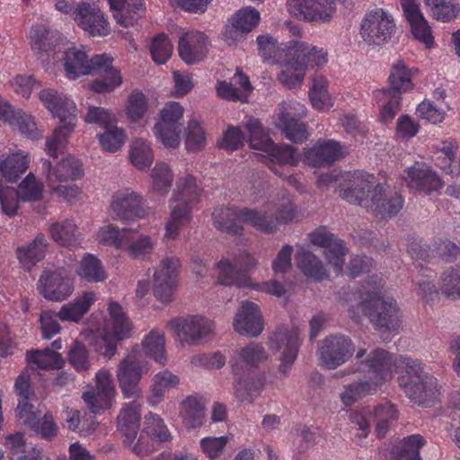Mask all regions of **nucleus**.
Returning a JSON list of instances; mask_svg holds the SVG:
<instances>
[{
	"label": "nucleus",
	"instance_id": "f257e3e1",
	"mask_svg": "<svg viewBox=\"0 0 460 460\" xmlns=\"http://www.w3.org/2000/svg\"><path fill=\"white\" fill-rule=\"evenodd\" d=\"M373 175L355 173L350 188L340 190L339 196L350 204L369 208L377 219L395 217L403 207V199L394 188L375 184Z\"/></svg>",
	"mask_w": 460,
	"mask_h": 460
},
{
	"label": "nucleus",
	"instance_id": "f03ea898",
	"mask_svg": "<svg viewBox=\"0 0 460 460\" xmlns=\"http://www.w3.org/2000/svg\"><path fill=\"white\" fill-rule=\"evenodd\" d=\"M64 62L67 76L73 79L83 75L103 74L104 78L91 84L93 92L110 93L122 84L120 72L113 67V58L107 54L95 55L89 59L84 51L74 48L66 52Z\"/></svg>",
	"mask_w": 460,
	"mask_h": 460
},
{
	"label": "nucleus",
	"instance_id": "7ed1b4c3",
	"mask_svg": "<svg viewBox=\"0 0 460 460\" xmlns=\"http://www.w3.org/2000/svg\"><path fill=\"white\" fill-rule=\"evenodd\" d=\"M277 58L282 67L278 79L288 89L295 88L303 82L308 66L319 67L327 63L326 52L297 39L289 40L288 45Z\"/></svg>",
	"mask_w": 460,
	"mask_h": 460
},
{
	"label": "nucleus",
	"instance_id": "20e7f679",
	"mask_svg": "<svg viewBox=\"0 0 460 460\" xmlns=\"http://www.w3.org/2000/svg\"><path fill=\"white\" fill-rule=\"evenodd\" d=\"M40 99L54 116L59 118V126L55 129L52 137L46 143L49 155L58 157L57 151L67 139L76 124V106L73 101L59 94L54 89L40 92Z\"/></svg>",
	"mask_w": 460,
	"mask_h": 460
},
{
	"label": "nucleus",
	"instance_id": "39448f33",
	"mask_svg": "<svg viewBox=\"0 0 460 460\" xmlns=\"http://www.w3.org/2000/svg\"><path fill=\"white\" fill-rule=\"evenodd\" d=\"M363 313L376 330L394 331L401 325L400 308L392 298H385L375 293H367L362 302Z\"/></svg>",
	"mask_w": 460,
	"mask_h": 460
},
{
	"label": "nucleus",
	"instance_id": "423d86ee",
	"mask_svg": "<svg viewBox=\"0 0 460 460\" xmlns=\"http://www.w3.org/2000/svg\"><path fill=\"white\" fill-rule=\"evenodd\" d=\"M140 358V351L135 347L118 366V382L124 397L128 399L140 397L139 381L149 371L148 364L142 361Z\"/></svg>",
	"mask_w": 460,
	"mask_h": 460
},
{
	"label": "nucleus",
	"instance_id": "0eeeda50",
	"mask_svg": "<svg viewBox=\"0 0 460 460\" xmlns=\"http://www.w3.org/2000/svg\"><path fill=\"white\" fill-rule=\"evenodd\" d=\"M110 214L114 220L128 223L146 217L149 214V208L140 194L127 189L113 194Z\"/></svg>",
	"mask_w": 460,
	"mask_h": 460
},
{
	"label": "nucleus",
	"instance_id": "6e6552de",
	"mask_svg": "<svg viewBox=\"0 0 460 460\" xmlns=\"http://www.w3.org/2000/svg\"><path fill=\"white\" fill-rule=\"evenodd\" d=\"M394 32V21L383 9L370 12L361 22L360 35L367 45L381 46L390 40Z\"/></svg>",
	"mask_w": 460,
	"mask_h": 460
},
{
	"label": "nucleus",
	"instance_id": "1a4fd4ad",
	"mask_svg": "<svg viewBox=\"0 0 460 460\" xmlns=\"http://www.w3.org/2000/svg\"><path fill=\"white\" fill-rule=\"evenodd\" d=\"M38 290L49 301L60 302L66 299L74 291L69 271L63 267L45 269L38 281Z\"/></svg>",
	"mask_w": 460,
	"mask_h": 460
},
{
	"label": "nucleus",
	"instance_id": "9d476101",
	"mask_svg": "<svg viewBox=\"0 0 460 460\" xmlns=\"http://www.w3.org/2000/svg\"><path fill=\"white\" fill-rule=\"evenodd\" d=\"M184 109L178 102H169L161 111V120L154 127L156 137L166 147L174 148L180 143L181 120Z\"/></svg>",
	"mask_w": 460,
	"mask_h": 460
},
{
	"label": "nucleus",
	"instance_id": "9b49d317",
	"mask_svg": "<svg viewBox=\"0 0 460 460\" xmlns=\"http://www.w3.org/2000/svg\"><path fill=\"white\" fill-rule=\"evenodd\" d=\"M354 344L345 335H330L319 347L321 363L328 369H335L347 362L353 355Z\"/></svg>",
	"mask_w": 460,
	"mask_h": 460
},
{
	"label": "nucleus",
	"instance_id": "f8f14e48",
	"mask_svg": "<svg viewBox=\"0 0 460 460\" xmlns=\"http://www.w3.org/2000/svg\"><path fill=\"white\" fill-rule=\"evenodd\" d=\"M299 348V333L296 328L288 329L284 325L279 326L270 338V349L280 350L279 371L286 375L295 362Z\"/></svg>",
	"mask_w": 460,
	"mask_h": 460
},
{
	"label": "nucleus",
	"instance_id": "ddd939ff",
	"mask_svg": "<svg viewBox=\"0 0 460 460\" xmlns=\"http://www.w3.org/2000/svg\"><path fill=\"white\" fill-rule=\"evenodd\" d=\"M180 268L179 258L168 257L161 261L158 270L155 272L154 293L161 302L169 303L172 300Z\"/></svg>",
	"mask_w": 460,
	"mask_h": 460
},
{
	"label": "nucleus",
	"instance_id": "4468645a",
	"mask_svg": "<svg viewBox=\"0 0 460 460\" xmlns=\"http://www.w3.org/2000/svg\"><path fill=\"white\" fill-rule=\"evenodd\" d=\"M260 13L253 7H244L237 11L229 20L224 32L228 46L243 40L259 23Z\"/></svg>",
	"mask_w": 460,
	"mask_h": 460
},
{
	"label": "nucleus",
	"instance_id": "2eb2a0df",
	"mask_svg": "<svg viewBox=\"0 0 460 460\" xmlns=\"http://www.w3.org/2000/svg\"><path fill=\"white\" fill-rule=\"evenodd\" d=\"M169 324L181 341L190 345L199 344L203 339L212 332V323L198 315L176 318L170 321Z\"/></svg>",
	"mask_w": 460,
	"mask_h": 460
},
{
	"label": "nucleus",
	"instance_id": "dca6fc26",
	"mask_svg": "<svg viewBox=\"0 0 460 460\" xmlns=\"http://www.w3.org/2000/svg\"><path fill=\"white\" fill-rule=\"evenodd\" d=\"M287 6L290 14L307 22H328L335 9L332 0H288Z\"/></svg>",
	"mask_w": 460,
	"mask_h": 460
},
{
	"label": "nucleus",
	"instance_id": "f3484780",
	"mask_svg": "<svg viewBox=\"0 0 460 460\" xmlns=\"http://www.w3.org/2000/svg\"><path fill=\"white\" fill-rule=\"evenodd\" d=\"M41 170L46 176L49 187L57 183L75 181L84 174L81 162L71 155L62 158L54 165L50 161L44 160Z\"/></svg>",
	"mask_w": 460,
	"mask_h": 460
},
{
	"label": "nucleus",
	"instance_id": "a211bd4d",
	"mask_svg": "<svg viewBox=\"0 0 460 460\" xmlns=\"http://www.w3.org/2000/svg\"><path fill=\"white\" fill-rule=\"evenodd\" d=\"M74 20L84 31L93 37L109 34L110 27L101 10L89 4H81L73 12Z\"/></svg>",
	"mask_w": 460,
	"mask_h": 460
},
{
	"label": "nucleus",
	"instance_id": "6ab92c4d",
	"mask_svg": "<svg viewBox=\"0 0 460 460\" xmlns=\"http://www.w3.org/2000/svg\"><path fill=\"white\" fill-rule=\"evenodd\" d=\"M267 359L268 354L264 347L261 344L251 342L234 350L229 363L234 375L242 376Z\"/></svg>",
	"mask_w": 460,
	"mask_h": 460
},
{
	"label": "nucleus",
	"instance_id": "aec40b11",
	"mask_svg": "<svg viewBox=\"0 0 460 460\" xmlns=\"http://www.w3.org/2000/svg\"><path fill=\"white\" fill-rule=\"evenodd\" d=\"M14 390L19 397V402L15 410L16 415L23 423L35 424L36 417L32 414V410H34L32 402L37 400V396L31 386V375L28 370L22 371L17 376Z\"/></svg>",
	"mask_w": 460,
	"mask_h": 460
},
{
	"label": "nucleus",
	"instance_id": "412c9836",
	"mask_svg": "<svg viewBox=\"0 0 460 460\" xmlns=\"http://www.w3.org/2000/svg\"><path fill=\"white\" fill-rule=\"evenodd\" d=\"M178 52L181 58L188 65L203 60L208 52V40L200 31L185 32L179 39Z\"/></svg>",
	"mask_w": 460,
	"mask_h": 460
},
{
	"label": "nucleus",
	"instance_id": "4be33fe9",
	"mask_svg": "<svg viewBox=\"0 0 460 460\" xmlns=\"http://www.w3.org/2000/svg\"><path fill=\"white\" fill-rule=\"evenodd\" d=\"M234 330L242 335L256 337L263 330V323L258 305L250 301H243L241 309L234 322Z\"/></svg>",
	"mask_w": 460,
	"mask_h": 460
},
{
	"label": "nucleus",
	"instance_id": "5701e85b",
	"mask_svg": "<svg viewBox=\"0 0 460 460\" xmlns=\"http://www.w3.org/2000/svg\"><path fill=\"white\" fill-rule=\"evenodd\" d=\"M404 15L411 25L414 38L430 48L433 44L431 29L415 0H402Z\"/></svg>",
	"mask_w": 460,
	"mask_h": 460
},
{
	"label": "nucleus",
	"instance_id": "b1692460",
	"mask_svg": "<svg viewBox=\"0 0 460 460\" xmlns=\"http://www.w3.org/2000/svg\"><path fill=\"white\" fill-rule=\"evenodd\" d=\"M0 119L15 127L22 135L31 138H39L40 134L31 115L21 110H14L0 97Z\"/></svg>",
	"mask_w": 460,
	"mask_h": 460
},
{
	"label": "nucleus",
	"instance_id": "393cba45",
	"mask_svg": "<svg viewBox=\"0 0 460 460\" xmlns=\"http://www.w3.org/2000/svg\"><path fill=\"white\" fill-rule=\"evenodd\" d=\"M405 181L409 188L423 190L427 193L442 188V181L438 174L428 165L416 163L406 171Z\"/></svg>",
	"mask_w": 460,
	"mask_h": 460
},
{
	"label": "nucleus",
	"instance_id": "a878e982",
	"mask_svg": "<svg viewBox=\"0 0 460 460\" xmlns=\"http://www.w3.org/2000/svg\"><path fill=\"white\" fill-rule=\"evenodd\" d=\"M140 411L141 404L137 399H133L122 408L117 418L118 430L124 438L123 442L129 446L135 440L139 430Z\"/></svg>",
	"mask_w": 460,
	"mask_h": 460
},
{
	"label": "nucleus",
	"instance_id": "bb28decb",
	"mask_svg": "<svg viewBox=\"0 0 460 460\" xmlns=\"http://www.w3.org/2000/svg\"><path fill=\"white\" fill-rule=\"evenodd\" d=\"M291 104L284 103L279 114L276 127L293 143H302L308 137L307 128L294 113L291 112Z\"/></svg>",
	"mask_w": 460,
	"mask_h": 460
},
{
	"label": "nucleus",
	"instance_id": "cd10ccee",
	"mask_svg": "<svg viewBox=\"0 0 460 460\" xmlns=\"http://www.w3.org/2000/svg\"><path fill=\"white\" fill-rule=\"evenodd\" d=\"M388 83V86L378 90V93L401 97L402 93L413 88L411 71L402 60H398L392 66Z\"/></svg>",
	"mask_w": 460,
	"mask_h": 460
},
{
	"label": "nucleus",
	"instance_id": "c85d7f7f",
	"mask_svg": "<svg viewBox=\"0 0 460 460\" xmlns=\"http://www.w3.org/2000/svg\"><path fill=\"white\" fill-rule=\"evenodd\" d=\"M341 146L334 140L317 143L305 153L307 164L313 167H323L332 164L341 157Z\"/></svg>",
	"mask_w": 460,
	"mask_h": 460
},
{
	"label": "nucleus",
	"instance_id": "c756f323",
	"mask_svg": "<svg viewBox=\"0 0 460 460\" xmlns=\"http://www.w3.org/2000/svg\"><path fill=\"white\" fill-rule=\"evenodd\" d=\"M109 3L114 19L123 27L134 25L144 13L143 0H109Z\"/></svg>",
	"mask_w": 460,
	"mask_h": 460
},
{
	"label": "nucleus",
	"instance_id": "7c9ffc66",
	"mask_svg": "<svg viewBox=\"0 0 460 460\" xmlns=\"http://www.w3.org/2000/svg\"><path fill=\"white\" fill-rule=\"evenodd\" d=\"M49 242L46 236L39 233L30 243L17 248V258L25 270H31L45 258Z\"/></svg>",
	"mask_w": 460,
	"mask_h": 460
},
{
	"label": "nucleus",
	"instance_id": "2f4dec72",
	"mask_svg": "<svg viewBox=\"0 0 460 460\" xmlns=\"http://www.w3.org/2000/svg\"><path fill=\"white\" fill-rule=\"evenodd\" d=\"M241 208L236 207H219L212 213L213 226L219 231L232 235H242L243 228L240 222Z\"/></svg>",
	"mask_w": 460,
	"mask_h": 460
},
{
	"label": "nucleus",
	"instance_id": "473e14b6",
	"mask_svg": "<svg viewBox=\"0 0 460 460\" xmlns=\"http://www.w3.org/2000/svg\"><path fill=\"white\" fill-rule=\"evenodd\" d=\"M206 406L202 397L190 395L180 404V414L188 429H196L203 425Z\"/></svg>",
	"mask_w": 460,
	"mask_h": 460
},
{
	"label": "nucleus",
	"instance_id": "72a5a7b5",
	"mask_svg": "<svg viewBox=\"0 0 460 460\" xmlns=\"http://www.w3.org/2000/svg\"><path fill=\"white\" fill-rule=\"evenodd\" d=\"M405 377H400V385L403 387L408 398L418 403L424 404L435 394L437 379L433 376H426L420 381L404 382Z\"/></svg>",
	"mask_w": 460,
	"mask_h": 460
},
{
	"label": "nucleus",
	"instance_id": "f704fd0d",
	"mask_svg": "<svg viewBox=\"0 0 460 460\" xmlns=\"http://www.w3.org/2000/svg\"><path fill=\"white\" fill-rule=\"evenodd\" d=\"M298 269L307 278L322 281L329 277L323 261L312 252L299 249L295 256Z\"/></svg>",
	"mask_w": 460,
	"mask_h": 460
},
{
	"label": "nucleus",
	"instance_id": "c9c22d12",
	"mask_svg": "<svg viewBox=\"0 0 460 460\" xmlns=\"http://www.w3.org/2000/svg\"><path fill=\"white\" fill-rule=\"evenodd\" d=\"M49 233L53 241L60 246L74 247L80 243L81 234L72 219L51 224Z\"/></svg>",
	"mask_w": 460,
	"mask_h": 460
},
{
	"label": "nucleus",
	"instance_id": "e433bc0d",
	"mask_svg": "<svg viewBox=\"0 0 460 460\" xmlns=\"http://www.w3.org/2000/svg\"><path fill=\"white\" fill-rule=\"evenodd\" d=\"M95 300L93 292H85L74 302L64 305L58 316L61 321L78 322L89 311Z\"/></svg>",
	"mask_w": 460,
	"mask_h": 460
},
{
	"label": "nucleus",
	"instance_id": "4c0bfd02",
	"mask_svg": "<svg viewBox=\"0 0 460 460\" xmlns=\"http://www.w3.org/2000/svg\"><path fill=\"white\" fill-rule=\"evenodd\" d=\"M29 167L27 155L12 154L0 163V173L9 182L17 181Z\"/></svg>",
	"mask_w": 460,
	"mask_h": 460
},
{
	"label": "nucleus",
	"instance_id": "58836bf2",
	"mask_svg": "<svg viewBox=\"0 0 460 460\" xmlns=\"http://www.w3.org/2000/svg\"><path fill=\"white\" fill-rule=\"evenodd\" d=\"M75 272L82 279L91 283L103 282L107 279L102 261L92 254L84 256Z\"/></svg>",
	"mask_w": 460,
	"mask_h": 460
},
{
	"label": "nucleus",
	"instance_id": "ea45409f",
	"mask_svg": "<svg viewBox=\"0 0 460 460\" xmlns=\"http://www.w3.org/2000/svg\"><path fill=\"white\" fill-rule=\"evenodd\" d=\"M365 365L369 372L376 374V378L383 381V375L394 366L392 354L384 349H376L367 354Z\"/></svg>",
	"mask_w": 460,
	"mask_h": 460
},
{
	"label": "nucleus",
	"instance_id": "a19ab883",
	"mask_svg": "<svg viewBox=\"0 0 460 460\" xmlns=\"http://www.w3.org/2000/svg\"><path fill=\"white\" fill-rule=\"evenodd\" d=\"M240 222L254 226L267 234L276 230V222L271 215L253 208H241Z\"/></svg>",
	"mask_w": 460,
	"mask_h": 460
},
{
	"label": "nucleus",
	"instance_id": "79ce46f5",
	"mask_svg": "<svg viewBox=\"0 0 460 460\" xmlns=\"http://www.w3.org/2000/svg\"><path fill=\"white\" fill-rule=\"evenodd\" d=\"M296 149L289 145L277 146L274 143L266 152L269 158V168L277 175L282 176L276 164L279 165L291 164L294 165L297 159L295 157Z\"/></svg>",
	"mask_w": 460,
	"mask_h": 460
},
{
	"label": "nucleus",
	"instance_id": "37998d69",
	"mask_svg": "<svg viewBox=\"0 0 460 460\" xmlns=\"http://www.w3.org/2000/svg\"><path fill=\"white\" fill-rule=\"evenodd\" d=\"M128 243H125V249L129 256L135 260L143 259L152 253L154 243L147 235H141L137 229L130 228L128 235Z\"/></svg>",
	"mask_w": 460,
	"mask_h": 460
},
{
	"label": "nucleus",
	"instance_id": "c03bdc74",
	"mask_svg": "<svg viewBox=\"0 0 460 460\" xmlns=\"http://www.w3.org/2000/svg\"><path fill=\"white\" fill-rule=\"evenodd\" d=\"M377 387V381L360 380L345 385L344 391L341 394L340 397L346 406H350L364 396L376 392Z\"/></svg>",
	"mask_w": 460,
	"mask_h": 460
},
{
	"label": "nucleus",
	"instance_id": "a18cd8bd",
	"mask_svg": "<svg viewBox=\"0 0 460 460\" xmlns=\"http://www.w3.org/2000/svg\"><path fill=\"white\" fill-rule=\"evenodd\" d=\"M175 203L172 206L170 220L165 226V235L171 239H175L179 234V229L190 220L191 205L182 202Z\"/></svg>",
	"mask_w": 460,
	"mask_h": 460
},
{
	"label": "nucleus",
	"instance_id": "49530a36",
	"mask_svg": "<svg viewBox=\"0 0 460 460\" xmlns=\"http://www.w3.org/2000/svg\"><path fill=\"white\" fill-rule=\"evenodd\" d=\"M164 345V332L156 329L152 330L142 341L146 355L162 365H164L167 360Z\"/></svg>",
	"mask_w": 460,
	"mask_h": 460
},
{
	"label": "nucleus",
	"instance_id": "de8ad7c7",
	"mask_svg": "<svg viewBox=\"0 0 460 460\" xmlns=\"http://www.w3.org/2000/svg\"><path fill=\"white\" fill-rule=\"evenodd\" d=\"M199 190L196 180L192 175L187 174L181 177L176 184V190L172 197V202L193 204L198 201Z\"/></svg>",
	"mask_w": 460,
	"mask_h": 460
},
{
	"label": "nucleus",
	"instance_id": "09e8293b",
	"mask_svg": "<svg viewBox=\"0 0 460 460\" xmlns=\"http://www.w3.org/2000/svg\"><path fill=\"white\" fill-rule=\"evenodd\" d=\"M92 357L86 344L83 341H75L67 352L68 363L77 372H86L92 367Z\"/></svg>",
	"mask_w": 460,
	"mask_h": 460
},
{
	"label": "nucleus",
	"instance_id": "8fccbe9b",
	"mask_svg": "<svg viewBox=\"0 0 460 460\" xmlns=\"http://www.w3.org/2000/svg\"><path fill=\"white\" fill-rule=\"evenodd\" d=\"M455 0H423L426 7L429 9L431 15L438 21L451 22L455 20L460 7L454 3Z\"/></svg>",
	"mask_w": 460,
	"mask_h": 460
},
{
	"label": "nucleus",
	"instance_id": "3c124183",
	"mask_svg": "<svg viewBox=\"0 0 460 460\" xmlns=\"http://www.w3.org/2000/svg\"><path fill=\"white\" fill-rule=\"evenodd\" d=\"M108 311L113 321L112 330L116 338L118 340L128 338L133 326L122 306L117 302H111L109 305Z\"/></svg>",
	"mask_w": 460,
	"mask_h": 460
},
{
	"label": "nucleus",
	"instance_id": "603ef678",
	"mask_svg": "<svg viewBox=\"0 0 460 460\" xmlns=\"http://www.w3.org/2000/svg\"><path fill=\"white\" fill-rule=\"evenodd\" d=\"M218 282L225 286L235 285L238 287L246 286L250 282V277L246 273L239 272L234 262L221 261L218 265Z\"/></svg>",
	"mask_w": 460,
	"mask_h": 460
},
{
	"label": "nucleus",
	"instance_id": "864d4df0",
	"mask_svg": "<svg viewBox=\"0 0 460 460\" xmlns=\"http://www.w3.org/2000/svg\"><path fill=\"white\" fill-rule=\"evenodd\" d=\"M425 445L421 435H411L405 438L396 447L394 460H421L420 449Z\"/></svg>",
	"mask_w": 460,
	"mask_h": 460
},
{
	"label": "nucleus",
	"instance_id": "5fc2aeb1",
	"mask_svg": "<svg viewBox=\"0 0 460 460\" xmlns=\"http://www.w3.org/2000/svg\"><path fill=\"white\" fill-rule=\"evenodd\" d=\"M97 137L102 149L109 153H115L124 145L127 135L123 128L111 124L104 128V132L98 134Z\"/></svg>",
	"mask_w": 460,
	"mask_h": 460
},
{
	"label": "nucleus",
	"instance_id": "6e6d98bb",
	"mask_svg": "<svg viewBox=\"0 0 460 460\" xmlns=\"http://www.w3.org/2000/svg\"><path fill=\"white\" fill-rule=\"evenodd\" d=\"M179 382V377L168 370L156 374L154 376L153 385H151L152 395L150 401L152 403H158L164 397L165 391L175 387Z\"/></svg>",
	"mask_w": 460,
	"mask_h": 460
},
{
	"label": "nucleus",
	"instance_id": "4d7b16f0",
	"mask_svg": "<svg viewBox=\"0 0 460 460\" xmlns=\"http://www.w3.org/2000/svg\"><path fill=\"white\" fill-rule=\"evenodd\" d=\"M246 128L250 134V146L266 153L274 143L257 119L249 120Z\"/></svg>",
	"mask_w": 460,
	"mask_h": 460
},
{
	"label": "nucleus",
	"instance_id": "13d9d810",
	"mask_svg": "<svg viewBox=\"0 0 460 460\" xmlns=\"http://www.w3.org/2000/svg\"><path fill=\"white\" fill-rule=\"evenodd\" d=\"M130 228L119 229L114 225L102 227L98 233V238L105 244L113 245L116 248L123 249L125 243H128V235Z\"/></svg>",
	"mask_w": 460,
	"mask_h": 460
},
{
	"label": "nucleus",
	"instance_id": "bf43d9fd",
	"mask_svg": "<svg viewBox=\"0 0 460 460\" xmlns=\"http://www.w3.org/2000/svg\"><path fill=\"white\" fill-rule=\"evenodd\" d=\"M144 425L143 432L146 433L153 440L164 442L171 438L168 429L157 414L149 412L146 415Z\"/></svg>",
	"mask_w": 460,
	"mask_h": 460
},
{
	"label": "nucleus",
	"instance_id": "052dcab7",
	"mask_svg": "<svg viewBox=\"0 0 460 460\" xmlns=\"http://www.w3.org/2000/svg\"><path fill=\"white\" fill-rule=\"evenodd\" d=\"M30 360L35 363L38 367L45 370L53 368L58 369L65 364L61 354L50 349L31 352Z\"/></svg>",
	"mask_w": 460,
	"mask_h": 460
},
{
	"label": "nucleus",
	"instance_id": "680f3d73",
	"mask_svg": "<svg viewBox=\"0 0 460 460\" xmlns=\"http://www.w3.org/2000/svg\"><path fill=\"white\" fill-rule=\"evenodd\" d=\"M132 164L139 170L149 167L154 156L149 146L142 139H136L129 152Z\"/></svg>",
	"mask_w": 460,
	"mask_h": 460
},
{
	"label": "nucleus",
	"instance_id": "e2e57ef3",
	"mask_svg": "<svg viewBox=\"0 0 460 460\" xmlns=\"http://www.w3.org/2000/svg\"><path fill=\"white\" fill-rule=\"evenodd\" d=\"M440 290L447 297H460V265L445 270L440 277Z\"/></svg>",
	"mask_w": 460,
	"mask_h": 460
},
{
	"label": "nucleus",
	"instance_id": "0e129e2a",
	"mask_svg": "<svg viewBox=\"0 0 460 460\" xmlns=\"http://www.w3.org/2000/svg\"><path fill=\"white\" fill-rule=\"evenodd\" d=\"M155 191L164 194L169 191L173 181V174L164 163L156 164L151 174Z\"/></svg>",
	"mask_w": 460,
	"mask_h": 460
},
{
	"label": "nucleus",
	"instance_id": "69168bd1",
	"mask_svg": "<svg viewBox=\"0 0 460 460\" xmlns=\"http://www.w3.org/2000/svg\"><path fill=\"white\" fill-rule=\"evenodd\" d=\"M206 145L205 132L200 124L195 120H190L185 137L186 149L190 152L201 150Z\"/></svg>",
	"mask_w": 460,
	"mask_h": 460
},
{
	"label": "nucleus",
	"instance_id": "338daca9",
	"mask_svg": "<svg viewBox=\"0 0 460 460\" xmlns=\"http://www.w3.org/2000/svg\"><path fill=\"white\" fill-rule=\"evenodd\" d=\"M150 52L155 62L164 64L172 54V45L168 37L162 33L153 39Z\"/></svg>",
	"mask_w": 460,
	"mask_h": 460
},
{
	"label": "nucleus",
	"instance_id": "774afa93",
	"mask_svg": "<svg viewBox=\"0 0 460 460\" xmlns=\"http://www.w3.org/2000/svg\"><path fill=\"white\" fill-rule=\"evenodd\" d=\"M15 192L22 201H37L42 197V189L31 172L20 183Z\"/></svg>",
	"mask_w": 460,
	"mask_h": 460
}]
</instances>
